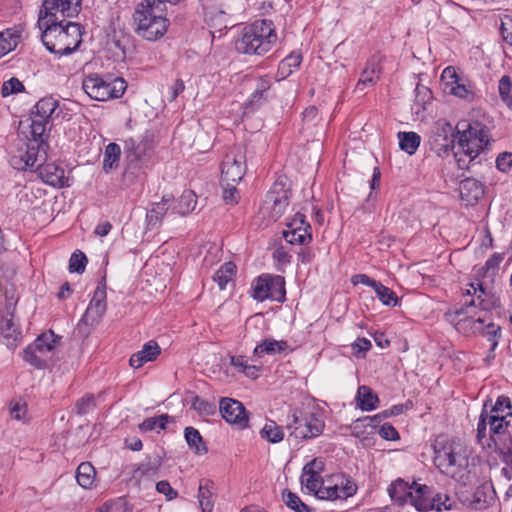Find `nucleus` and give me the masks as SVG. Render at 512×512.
I'll return each instance as SVG.
<instances>
[{
  "mask_svg": "<svg viewBox=\"0 0 512 512\" xmlns=\"http://www.w3.org/2000/svg\"><path fill=\"white\" fill-rule=\"evenodd\" d=\"M282 500L289 509L295 512H311L310 507L305 504L297 494L290 490H284L282 492Z\"/></svg>",
  "mask_w": 512,
  "mask_h": 512,
  "instance_id": "47",
  "label": "nucleus"
},
{
  "mask_svg": "<svg viewBox=\"0 0 512 512\" xmlns=\"http://www.w3.org/2000/svg\"><path fill=\"white\" fill-rule=\"evenodd\" d=\"M253 298L257 301L270 299L282 302L285 299V280L282 276L262 275L252 284Z\"/></svg>",
  "mask_w": 512,
  "mask_h": 512,
  "instance_id": "13",
  "label": "nucleus"
},
{
  "mask_svg": "<svg viewBox=\"0 0 512 512\" xmlns=\"http://www.w3.org/2000/svg\"><path fill=\"white\" fill-rule=\"evenodd\" d=\"M357 401L361 410L372 411L377 408L379 398L370 387L362 385L357 391Z\"/></svg>",
  "mask_w": 512,
  "mask_h": 512,
  "instance_id": "32",
  "label": "nucleus"
},
{
  "mask_svg": "<svg viewBox=\"0 0 512 512\" xmlns=\"http://www.w3.org/2000/svg\"><path fill=\"white\" fill-rule=\"evenodd\" d=\"M120 155L121 148L118 144L110 143L106 146L103 159V170L106 173L118 167Z\"/></svg>",
  "mask_w": 512,
  "mask_h": 512,
  "instance_id": "42",
  "label": "nucleus"
},
{
  "mask_svg": "<svg viewBox=\"0 0 512 512\" xmlns=\"http://www.w3.org/2000/svg\"><path fill=\"white\" fill-rule=\"evenodd\" d=\"M48 147L47 142L38 145L24 143L17 153L11 156L10 165L16 170L37 169L39 162H45Z\"/></svg>",
  "mask_w": 512,
  "mask_h": 512,
  "instance_id": "14",
  "label": "nucleus"
},
{
  "mask_svg": "<svg viewBox=\"0 0 512 512\" xmlns=\"http://www.w3.org/2000/svg\"><path fill=\"white\" fill-rule=\"evenodd\" d=\"M372 347L371 341L366 338H358L352 344L353 355L356 357H360L361 354L366 353Z\"/></svg>",
  "mask_w": 512,
  "mask_h": 512,
  "instance_id": "64",
  "label": "nucleus"
},
{
  "mask_svg": "<svg viewBox=\"0 0 512 512\" xmlns=\"http://www.w3.org/2000/svg\"><path fill=\"white\" fill-rule=\"evenodd\" d=\"M58 107V101L52 97L40 99L34 106L31 115L41 119V121L51 122V118Z\"/></svg>",
  "mask_w": 512,
  "mask_h": 512,
  "instance_id": "31",
  "label": "nucleus"
},
{
  "mask_svg": "<svg viewBox=\"0 0 512 512\" xmlns=\"http://www.w3.org/2000/svg\"><path fill=\"white\" fill-rule=\"evenodd\" d=\"M154 0H142L133 13L134 32L147 41H157L162 38L170 26L166 17L167 8L154 5Z\"/></svg>",
  "mask_w": 512,
  "mask_h": 512,
  "instance_id": "4",
  "label": "nucleus"
},
{
  "mask_svg": "<svg viewBox=\"0 0 512 512\" xmlns=\"http://www.w3.org/2000/svg\"><path fill=\"white\" fill-rule=\"evenodd\" d=\"M30 135L29 144L38 145L41 142H47L46 139L48 137L47 131L50 130L51 124L47 121H41V119L30 116Z\"/></svg>",
  "mask_w": 512,
  "mask_h": 512,
  "instance_id": "30",
  "label": "nucleus"
},
{
  "mask_svg": "<svg viewBox=\"0 0 512 512\" xmlns=\"http://www.w3.org/2000/svg\"><path fill=\"white\" fill-rule=\"evenodd\" d=\"M185 440L196 454L203 455L207 453V447L203 441L200 432L194 427H186L184 430Z\"/></svg>",
  "mask_w": 512,
  "mask_h": 512,
  "instance_id": "37",
  "label": "nucleus"
},
{
  "mask_svg": "<svg viewBox=\"0 0 512 512\" xmlns=\"http://www.w3.org/2000/svg\"><path fill=\"white\" fill-rule=\"evenodd\" d=\"M24 89L25 87L22 82L19 81V79L12 77L3 83L1 93L2 96L6 97L11 94L22 92Z\"/></svg>",
  "mask_w": 512,
  "mask_h": 512,
  "instance_id": "59",
  "label": "nucleus"
},
{
  "mask_svg": "<svg viewBox=\"0 0 512 512\" xmlns=\"http://www.w3.org/2000/svg\"><path fill=\"white\" fill-rule=\"evenodd\" d=\"M415 92H416V97H415L416 104L421 106L423 109H425L426 104L430 103V101L433 98L431 90L426 86L417 85Z\"/></svg>",
  "mask_w": 512,
  "mask_h": 512,
  "instance_id": "60",
  "label": "nucleus"
},
{
  "mask_svg": "<svg viewBox=\"0 0 512 512\" xmlns=\"http://www.w3.org/2000/svg\"><path fill=\"white\" fill-rule=\"evenodd\" d=\"M283 238L290 244H306L309 243L312 240V234L311 232L306 231H299L298 233H295V236L292 237V230L287 229L283 231Z\"/></svg>",
  "mask_w": 512,
  "mask_h": 512,
  "instance_id": "57",
  "label": "nucleus"
},
{
  "mask_svg": "<svg viewBox=\"0 0 512 512\" xmlns=\"http://www.w3.org/2000/svg\"><path fill=\"white\" fill-rule=\"evenodd\" d=\"M159 354L160 347L157 342L149 341L130 357L129 363L133 368H140L144 363L155 360Z\"/></svg>",
  "mask_w": 512,
  "mask_h": 512,
  "instance_id": "28",
  "label": "nucleus"
},
{
  "mask_svg": "<svg viewBox=\"0 0 512 512\" xmlns=\"http://www.w3.org/2000/svg\"><path fill=\"white\" fill-rule=\"evenodd\" d=\"M170 420V416L162 414L156 417L146 418L141 424H139V430L141 432L153 431L156 428L160 430L166 429L167 423Z\"/></svg>",
  "mask_w": 512,
  "mask_h": 512,
  "instance_id": "48",
  "label": "nucleus"
},
{
  "mask_svg": "<svg viewBox=\"0 0 512 512\" xmlns=\"http://www.w3.org/2000/svg\"><path fill=\"white\" fill-rule=\"evenodd\" d=\"M495 448L501 456L502 462L512 467V436L507 435V437L498 440Z\"/></svg>",
  "mask_w": 512,
  "mask_h": 512,
  "instance_id": "52",
  "label": "nucleus"
},
{
  "mask_svg": "<svg viewBox=\"0 0 512 512\" xmlns=\"http://www.w3.org/2000/svg\"><path fill=\"white\" fill-rule=\"evenodd\" d=\"M57 339L58 337L54 332L49 330L48 332L42 333L32 344H38V349L36 350L39 353L50 356L49 354L54 350Z\"/></svg>",
  "mask_w": 512,
  "mask_h": 512,
  "instance_id": "46",
  "label": "nucleus"
},
{
  "mask_svg": "<svg viewBox=\"0 0 512 512\" xmlns=\"http://www.w3.org/2000/svg\"><path fill=\"white\" fill-rule=\"evenodd\" d=\"M162 465V460L159 456L154 457L153 459L148 457L146 461L142 462L137 466V468L133 471V477H142V476H153L156 475L158 469Z\"/></svg>",
  "mask_w": 512,
  "mask_h": 512,
  "instance_id": "45",
  "label": "nucleus"
},
{
  "mask_svg": "<svg viewBox=\"0 0 512 512\" xmlns=\"http://www.w3.org/2000/svg\"><path fill=\"white\" fill-rule=\"evenodd\" d=\"M153 147V135L149 131H146L140 140L127 139L124 150L129 165L141 167L149 160Z\"/></svg>",
  "mask_w": 512,
  "mask_h": 512,
  "instance_id": "15",
  "label": "nucleus"
},
{
  "mask_svg": "<svg viewBox=\"0 0 512 512\" xmlns=\"http://www.w3.org/2000/svg\"><path fill=\"white\" fill-rule=\"evenodd\" d=\"M487 406L482 408L479 421L477 424V442L482 447L497 446V441L501 440L506 436V432L509 426L508 416H512V411H507V414L489 415L487 414Z\"/></svg>",
  "mask_w": 512,
  "mask_h": 512,
  "instance_id": "8",
  "label": "nucleus"
},
{
  "mask_svg": "<svg viewBox=\"0 0 512 512\" xmlns=\"http://www.w3.org/2000/svg\"><path fill=\"white\" fill-rule=\"evenodd\" d=\"M428 144L439 157L448 156L457 147L455 145V129L443 119L436 121L430 131Z\"/></svg>",
  "mask_w": 512,
  "mask_h": 512,
  "instance_id": "12",
  "label": "nucleus"
},
{
  "mask_svg": "<svg viewBox=\"0 0 512 512\" xmlns=\"http://www.w3.org/2000/svg\"><path fill=\"white\" fill-rule=\"evenodd\" d=\"M487 414L489 415H497L501 416V414H507V411H511L512 404L509 397L505 395H500L496 402L493 404L491 399H487L482 408L487 406Z\"/></svg>",
  "mask_w": 512,
  "mask_h": 512,
  "instance_id": "41",
  "label": "nucleus"
},
{
  "mask_svg": "<svg viewBox=\"0 0 512 512\" xmlns=\"http://www.w3.org/2000/svg\"><path fill=\"white\" fill-rule=\"evenodd\" d=\"M499 95L501 99L512 109V81L508 75H504L499 80L498 85Z\"/></svg>",
  "mask_w": 512,
  "mask_h": 512,
  "instance_id": "54",
  "label": "nucleus"
},
{
  "mask_svg": "<svg viewBox=\"0 0 512 512\" xmlns=\"http://www.w3.org/2000/svg\"><path fill=\"white\" fill-rule=\"evenodd\" d=\"M374 291L383 305L393 307L397 305L398 297L396 293L389 287L384 286L381 282H378L374 287Z\"/></svg>",
  "mask_w": 512,
  "mask_h": 512,
  "instance_id": "50",
  "label": "nucleus"
},
{
  "mask_svg": "<svg viewBox=\"0 0 512 512\" xmlns=\"http://www.w3.org/2000/svg\"><path fill=\"white\" fill-rule=\"evenodd\" d=\"M399 147L409 155L415 154L421 143V137L416 132H398Z\"/></svg>",
  "mask_w": 512,
  "mask_h": 512,
  "instance_id": "38",
  "label": "nucleus"
},
{
  "mask_svg": "<svg viewBox=\"0 0 512 512\" xmlns=\"http://www.w3.org/2000/svg\"><path fill=\"white\" fill-rule=\"evenodd\" d=\"M378 433L384 440L394 441L399 439L398 431L390 423L380 426Z\"/></svg>",
  "mask_w": 512,
  "mask_h": 512,
  "instance_id": "63",
  "label": "nucleus"
},
{
  "mask_svg": "<svg viewBox=\"0 0 512 512\" xmlns=\"http://www.w3.org/2000/svg\"><path fill=\"white\" fill-rule=\"evenodd\" d=\"M82 88L91 99L107 101L122 97L127 89V84L120 77H113L110 74L100 75L92 73L83 79Z\"/></svg>",
  "mask_w": 512,
  "mask_h": 512,
  "instance_id": "7",
  "label": "nucleus"
},
{
  "mask_svg": "<svg viewBox=\"0 0 512 512\" xmlns=\"http://www.w3.org/2000/svg\"><path fill=\"white\" fill-rule=\"evenodd\" d=\"M245 172L246 156L240 148L232 150L225 155L221 167L222 183H238L242 180Z\"/></svg>",
  "mask_w": 512,
  "mask_h": 512,
  "instance_id": "16",
  "label": "nucleus"
},
{
  "mask_svg": "<svg viewBox=\"0 0 512 512\" xmlns=\"http://www.w3.org/2000/svg\"><path fill=\"white\" fill-rule=\"evenodd\" d=\"M357 492L356 483L342 473L332 474L325 478L315 490H312L316 497L322 500H345Z\"/></svg>",
  "mask_w": 512,
  "mask_h": 512,
  "instance_id": "10",
  "label": "nucleus"
},
{
  "mask_svg": "<svg viewBox=\"0 0 512 512\" xmlns=\"http://www.w3.org/2000/svg\"><path fill=\"white\" fill-rule=\"evenodd\" d=\"M324 463L318 459H314L307 463L303 468L301 483L311 492L325 479L321 478L319 473L323 470Z\"/></svg>",
  "mask_w": 512,
  "mask_h": 512,
  "instance_id": "27",
  "label": "nucleus"
},
{
  "mask_svg": "<svg viewBox=\"0 0 512 512\" xmlns=\"http://www.w3.org/2000/svg\"><path fill=\"white\" fill-rule=\"evenodd\" d=\"M94 407H95L94 396L92 394H87L77 401L76 412L79 415H85Z\"/></svg>",
  "mask_w": 512,
  "mask_h": 512,
  "instance_id": "61",
  "label": "nucleus"
},
{
  "mask_svg": "<svg viewBox=\"0 0 512 512\" xmlns=\"http://www.w3.org/2000/svg\"><path fill=\"white\" fill-rule=\"evenodd\" d=\"M191 407L199 414L205 416L213 415L216 412V406L214 403L204 400L199 396L193 397Z\"/></svg>",
  "mask_w": 512,
  "mask_h": 512,
  "instance_id": "55",
  "label": "nucleus"
},
{
  "mask_svg": "<svg viewBox=\"0 0 512 512\" xmlns=\"http://www.w3.org/2000/svg\"><path fill=\"white\" fill-rule=\"evenodd\" d=\"M293 421L288 424L292 429L291 436L296 439H311L323 433L325 427L324 413L317 407L303 411L295 410L292 414Z\"/></svg>",
  "mask_w": 512,
  "mask_h": 512,
  "instance_id": "9",
  "label": "nucleus"
},
{
  "mask_svg": "<svg viewBox=\"0 0 512 512\" xmlns=\"http://www.w3.org/2000/svg\"><path fill=\"white\" fill-rule=\"evenodd\" d=\"M236 183L228 182L223 185V200L226 204L235 205L239 200V192L235 186Z\"/></svg>",
  "mask_w": 512,
  "mask_h": 512,
  "instance_id": "58",
  "label": "nucleus"
},
{
  "mask_svg": "<svg viewBox=\"0 0 512 512\" xmlns=\"http://www.w3.org/2000/svg\"><path fill=\"white\" fill-rule=\"evenodd\" d=\"M463 503H466L474 510H483L489 505L488 497L485 493V488L479 486L469 496H460Z\"/></svg>",
  "mask_w": 512,
  "mask_h": 512,
  "instance_id": "40",
  "label": "nucleus"
},
{
  "mask_svg": "<svg viewBox=\"0 0 512 512\" xmlns=\"http://www.w3.org/2000/svg\"><path fill=\"white\" fill-rule=\"evenodd\" d=\"M387 419L383 416V411L374 416H365L356 419L350 426L352 435L361 441H367L368 435L374 434L380 423Z\"/></svg>",
  "mask_w": 512,
  "mask_h": 512,
  "instance_id": "23",
  "label": "nucleus"
},
{
  "mask_svg": "<svg viewBox=\"0 0 512 512\" xmlns=\"http://www.w3.org/2000/svg\"><path fill=\"white\" fill-rule=\"evenodd\" d=\"M500 30L504 41L512 46V15H504L501 18Z\"/></svg>",
  "mask_w": 512,
  "mask_h": 512,
  "instance_id": "62",
  "label": "nucleus"
},
{
  "mask_svg": "<svg viewBox=\"0 0 512 512\" xmlns=\"http://www.w3.org/2000/svg\"><path fill=\"white\" fill-rule=\"evenodd\" d=\"M288 347L286 341H277L274 339H266L258 344L253 351L254 356L262 357L263 355H272L284 351Z\"/></svg>",
  "mask_w": 512,
  "mask_h": 512,
  "instance_id": "39",
  "label": "nucleus"
},
{
  "mask_svg": "<svg viewBox=\"0 0 512 512\" xmlns=\"http://www.w3.org/2000/svg\"><path fill=\"white\" fill-rule=\"evenodd\" d=\"M45 29L42 32V42L51 53L59 56L69 55L75 51L82 39L79 23L59 19V17L40 20Z\"/></svg>",
  "mask_w": 512,
  "mask_h": 512,
  "instance_id": "2",
  "label": "nucleus"
},
{
  "mask_svg": "<svg viewBox=\"0 0 512 512\" xmlns=\"http://www.w3.org/2000/svg\"><path fill=\"white\" fill-rule=\"evenodd\" d=\"M236 274V265L232 262L224 263L214 274L213 280L217 282L221 290L225 289L227 284Z\"/></svg>",
  "mask_w": 512,
  "mask_h": 512,
  "instance_id": "43",
  "label": "nucleus"
},
{
  "mask_svg": "<svg viewBox=\"0 0 512 512\" xmlns=\"http://www.w3.org/2000/svg\"><path fill=\"white\" fill-rule=\"evenodd\" d=\"M106 297V285L105 283H99L84 315L77 325L79 334L84 337L88 336L92 329L100 323L107 309Z\"/></svg>",
  "mask_w": 512,
  "mask_h": 512,
  "instance_id": "11",
  "label": "nucleus"
},
{
  "mask_svg": "<svg viewBox=\"0 0 512 512\" xmlns=\"http://www.w3.org/2000/svg\"><path fill=\"white\" fill-rule=\"evenodd\" d=\"M377 73H379L377 63L374 60L369 61L361 74L357 88L360 89L361 85L366 86L374 84L376 79H378V76H376Z\"/></svg>",
  "mask_w": 512,
  "mask_h": 512,
  "instance_id": "51",
  "label": "nucleus"
},
{
  "mask_svg": "<svg viewBox=\"0 0 512 512\" xmlns=\"http://www.w3.org/2000/svg\"><path fill=\"white\" fill-rule=\"evenodd\" d=\"M266 204L271 205V217L279 218L289 204V190L285 188V185L277 181L273 188L269 191L266 197Z\"/></svg>",
  "mask_w": 512,
  "mask_h": 512,
  "instance_id": "22",
  "label": "nucleus"
},
{
  "mask_svg": "<svg viewBox=\"0 0 512 512\" xmlns=\"http://www.w3.org/2000/svg\"><path fill=\"white\" fill-rule=\"evenodd\" d=\"M422 493L421 499L416 500L418 511H428L431 509H445L450 510L454 505V501L446 493L434 492L433 488L427 485H422V489L418 491ZM419 497V495L417 496Z\"/></svg>",
  "mask_w": 512,
  "mask_h": 512,
  "instance_id": "18",
  "label": "nucleus"
},
{
  "mask_svg": "<svg viewBox=\"0 0 512 512\" xmlns=\"http://www.w3.org/2000/svg\"><path fill=\"white\" fill-rule=\"evenodd\" d=\"M172 210L179 215H187L192 212L197 204L196 195L192 190H185L179 199L173 203Z\"/></svg>",
  "mask_w": 512,
  "mask_h": 512,
  "instance_id": "33",
  "label": "nucleus"
},
{
  "mask_svg": "<svg viewBox=\"0 0 512 512\" xmlns=\"http://www.w3.org/2000/svg\"><path fill=\"white\" fill-rule=\"evenodd\" d=\"M222 417L230 424L240 428L248 426V415L243 404L232 398H222L219 403Z\"/></svg>",
  "mask_w": 512,
  "mask_h": 512,
  "instance_id": "21",
  "label": "nucleus"
},
{
  "mask_svg": "<svg viewBox=\"0 0 512 512\" xmlns=\"http://www.w3.org/2000/svg\"><path fill=\"white\" fill-rule=\"evenodd\" d=\"M277 41L275 27L271 20L262 19L246 26L236 42L238 52L262 56L273 48Z\"/></svg>",
  "mask_w": 512,
  "mask_h": 512,
  "instance_id": "5",
  "label": "nucleus"
},
{
  "mask_svg": "<svg viewBox=\"0 0 512 512\" xmlns=\"http://www.w3.org/2000/svg\"><path fill=\"white\" fill-rule=\"evenodd\" d=\"M287 229L292 230V237L295 236V233L299 231L311 232L310 224L305 220V215L297 212L294 218L287 224Z\"/></svg>",
  "mask_w": 512,
  "mask_h": 512,
  "instance_id": "56",
  "label": "nucleus"
},
{
  "mask_svg": "<svg viewBox=\"0 0 512 512\" xmlns=\"http://www.w3.org/2000/svg\"><path fill=\"white\" fill-rule=\"evenodd\" d=\"M475 305V300L472 299L470 302H466L461 308L455 310V317L459 318L456 327L459 331H466L467 328H470L472 333H479L486 337L491 344L490 351L493 352L498 345L501 329L487 318V312H485L483 316L479 315L475 317L474 315H470V310L475 307Z\"/></svg>",
  "mask_w": 512,
  "mask_h": 512,
  "instance_id": "6",
  "label": "nucleus"
},
{
  "mask_svg": "<svg viewBox=\"0 0 512 512\" xmlns=\"http://www.w3.org/2000/svg\"><path fill=\"white\" fill-rule=\"evenodd\" d=\"M21 34L17 29L0 32V58L13 51L20 42Z\"/></svg>",
  "mask_w": 512,
  "mask_h": 512,
  "instance_id": "34",
  "label": "nucleus"
},
{
  "mask_svg": "<svg viewBox=\"0 0 512 512\" xmlns=\"http://www.w3.org/2000/svg\"><path fill=\"white\" fill-rule=\"evenodd\" d=\"M214 482L202 479L198 487V501L202 512H212L215 502Z\"/></svg>",
  "mask_w": 512,
  "mask_h": 512,
  "instance_id": "29",
  "label": "nucleus"
},
{
  "mask_svg": "<svg viewBox=\"0 0 512 512\" xmlns=\"http://www.w3.org/2000/svg\"><path fill=\"white\" fill-rule=\"evenodd\" d=\"M87 261L86 255L82 251L76 250L70 257L69 271L71 273H83L85 271Z\"/></svg>",
  "mask_w": 512,
  "mask_h": 512,
  "instance_id": "53",
  "label": "nucleus"
},
{
  "mask_svg": "<svg viewBox=\"0 0 512 512\" xmlns=\"http://www.w3.org/2000/svg\"><path fill=\"white\" fill-rule=\"evenodd\" d=\"M421 489L422 485H418L415 481L409 485V483L399 478L390 484L388 494L395 504L403 506L409 503L417 509L416 500L421 499L417 497L420 496L418 491Z\"/></svg>",
  "mask_w": 512,
  "mask_h": 512,
  "instance_id": "17",
  "label": "nucleus"
},
{
  "mask_svg": "<svg viewBox=\"0 0 512 512\" xmlns=\"http://www.w3.org/2000/svg\"><path fill=\"white\" fill-rule=\"evenodd\" d=\"M460 197L467 205L476 203L484 194L483 184L474 178H465L459 185Z\"/></svg>",
  "mask_w": 512,
  "mask_h": 512,
  "instance_id": "26",
  "label": "nucleus"
},
{
  "mask_svg": "<svg viewBox=\"0 0 512 512\" xmlns=\"http://www.w3.org/2000/svg\"><path fill=\"white\" fill-rule=\"evenodd\" d=\"M434 464L440 472L460 487L472 488L477 483L478 467L474 457L460 444L437 439L433 445Z\"/></svg>",
  "mask_w": 512,
  "mask_h": 512,
  "instance_id": "1",
  "label": "nucleus"
},
{
  "mask_svg": "<svg viewBox=\"0 0 512 512\" xmlns=\"http://www.w3.org/2000/svg\"><path fill=\"white\" fill-rule=\"evenodd\" d=\"M174 203V197L172 194H165L162 196L161 201L154 202L150 205L146 212V224L148 229H154L158 227L168 210Z\"/></svg>",
  "mask_w": 512,
  "mask_h": 512,
  "instance_id": "25",
  "label": "nucleus"
},
{
  "mask_svg": "<svg viewBox=\"0 0 512 512\" xmlns=\"http://www.w3.org/2000/svg\"><path fill=\"white\" fill-rule=\"evenodd\" d=\"M38 344H30L23 351V359L28 364L37 369H44L48 366V362L50 360V356H45L39 353L36 349H38Z\"/></svg>",
  "mask_w": 512,
  "mask_h": 512,
  "instance_id": "35",
  "label": "nucleus"
},
{
  "mask_svg": "<svg viewBox=\"0 0 512 512\" xmlns=\"http://www.w3.org/2000/svg\"><path fill=\"white\" fill-rule=\"evenodd\" d=\"M37 170L43 181L49 185L59 188L70 186L69 178L65 176V170L55 163L39 162Z\"/></svg>",
  "mask_w": 512,
  "mask_h": 512,
  "instance_id": "24",
  "label": "nucleus"
},
{
  "mask_svg": "<svg viewBox=\"0 0 512 512\" xmlns=\"http://www.w3.org/2000/svg\"><path fill=\"white\" fill-rule=\"evenodd\" d=\"M302 62V55L300 53H291L285 57L278 65L277 76L278 79H285L290 76L294 69L299 68Z\"/></svg>",
  "mask_w": 512,
  "mask_h": 512,
  "instance_id": "36",
  "label": "nucleus"
},
{
  "mask_svg": "<svg viewBox=\"0 0 512 512\" xmlns=\"http://www.w3.org/2000/svg\"><path fill=\"white\" fill-rule=\"evenodd\" d=\"M457 129V151L454 152L456 162L460 169L468 167L480 152L487 149L491 142L489 128L478 121L465 125L459 123Z\"/></svg>",
  "mask_w": 512,
  "mask_h": 512,
  "instance_id": "3",
  "label": "nucleus"
},
{
  "mask_svg": "<svg viewBox=\"0 0 512 512\" xmlns=\"http://www.w3.org/2000/svg\"><path fill=\"white\" fill-rule=\"evenodd\" d=\"M96 475L95 468L89 462L81 463L76 471V479L83 488H90Z\"/></svg>",
  "mask_w": 512,
  "mask_h": 512,
  "instance_id": "44",
  "label": "nucleus"
},
{
  "mask_svg": "<svg viewBox=\"0 0 512 512\" xmlns=\"http://www.w3.org/2000/svg\"><path fill=\"white\" fill-rule=\"evenodd\" d=\"M45 15L40 20L48 18L77 16L80 11V0H45L43 3Z\"/></svg>",
  "mask_w": 512,
  "mask_h": 512,
  "instance_id": "19",
  "label": "nucleus"
},
{
  "mask_svg": "<svg viewBox=\"0 0 512 512\" xmlns=\"http://www.w3.org/2000/svg\"><path fill=\"white\" fill-rule=\"evenodd\" d=\"M14 310V305L10 303L6 305L5 312H0V335L8 348H15L22 338L21 331L13 320Z\"/></svg>",
  "mask_w": 512,
  "mask_h": 512,
  "instance_id": "20",
  "label": "nucleus"
},
{
  "mask_svg": "<svg viewBox=\"0 0 512 512\" xmlns=\"http://www.w3.org/2000/svg\"><path fill=\"white\" fill-rule=\"evenodd\" d=\"M261 437L271 443H278L283 440L284 433L280 426L274 421L267 422L260 431Z\"/></svg>",
  "mask_w": 512,
  "mask_h": 512,
  "instance_id": "49",
  "label": "nucleus"
}]
</instances>
